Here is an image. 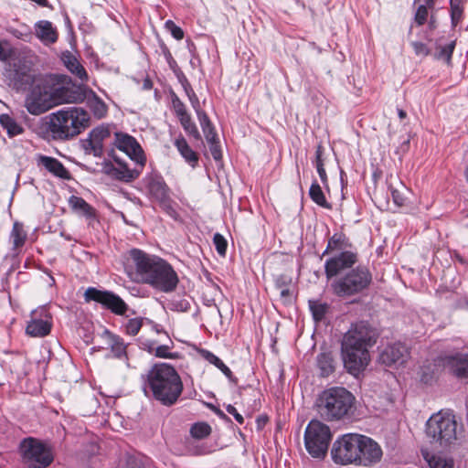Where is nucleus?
I'll use <instances>...</instances> for the list:
<instances>
[{
	"label": "nucleus",
	"instance_id": "1",
	"mask_svg": "<svg viewBox=\"0 0 468 468\" xmlns=\"http://www.w3.org/2000/svg\"><path fill=\"white\" fill-rule=\"evenodd\" d=\"M331 457L336 464L370 466L380 461L382 450L374 440L367 436L346 433L334 441Z\"/></svg>",
	"mask_w": 468,
	"mask_h": 468
},
{
	"label": "nucleus",
	"instance_id": "2",
	"mask_svg": "<svg viewBox=\"0 0 468 468\" xmlns=\"http://www.w3.org/2000/svg\"><path fill=\"white\" fill-rule=\"evenodd\" d=\"M86 99V90L81 87H54L50 80L47 83H36L25 98L24 106L32 115H40L50 109L65 103H80Z\"/></svg>",
	"mask_w": 468,
	"mask_h": 468
},
{
	"label": "nucleus",
	"instance_id": "3",
	"mask_svg": "<svg viewBox=\"0 0 468 468\" xmlns=\"http://www.w3.org/2000/svg\"><path fill=\"white\" fill-rule=\"evenodd\" d=\"M129 256L135 266L136 273L144 283L165 293L176 289L179 282L177 273L165 260L139 249L131 250Z\"/></svg>",
	"mask_w": 468,
	"mask_h": 468
},
{
	"label": "nucleus",
	"instance_id": "4",
	"mask_svg": "<svg viewBox=\"0 0 468 468\" xmlns=\"http://www.w3.org/2000/svg\"><path fill=\"white\" fill-rule=\"evenodd\" d=\"M376 343V333L365 323L353 325L342 343L344 366L353 376L360 374L368 365V348Z\"/></svg>",
	"mask_w": 468,
	"mask_h": 468
},
{
	"label": "nucleus",
	"instance_id": "5",
	"mask_svg": "<svg viewBox=\"0 0 468 468\" xmlns=\"http://www.w3.org/2000/svg\"><path fill=\"white\" fill-rule=\"evenodd\" d=\"M144 389L145 395L152 394L162 405L172 406L182 394L183 383L174 367L159 363L148 371Z\"/></svg>",
	"mask_w": 468,
	"mask_h": 468
},
{
	"label": "nucleus",
	"instance_id": "6",
	"mask_svg": "<svg viewBox=\"0 0 468 468\" xmlns=\"http://www.w3.org/2000/svg\"><path fill=\"white\" fill-rule=\"evenodd\" d=\"M48 131L54 140L69 141L90 126L89 112L81 107H67L48 115Z\"/></svg>",
	"mask_w": 468,
	"mask_h": 468
},
{
	"label": "nucleus",
	"instance_id": "7",
	"mask_svg": "<svg viewBox=\"0 0 468 468\" xmlns=\"http://www.w3.org/2000/svg\"><path fill=\"white\" fill-rule=\"evenodd\" d=\"M354 401L355 397L345 388H331L319 396L318 412L327 421L340 420L349 414Z\"/></svg>",
	"mask_w": 468,
	"mask_h": 468
},
{
	"label": "nucleus",
	"instance_id": "8",
	"mask_svg": "<svg viewBox=\"0 0 468 468\" xmlns=\"http://www.w3.org/2000/svg\"><path fill=\"white\" fill-rule=\"evenodd\" d=\"M426 434L431 442L448 446L457 440V423L452 414L439 411L426 423Z\"/></svg>",
	"mask_w": 468,
	"mask_h": 468
},
{
	"label": "nucleus",
	"instance_id": "9",
	"mask_svg": "<svg viewBox=\"0 0 468 468\" xmlns=\"http://www.w3.org/2000/svg\"><path fill=\"white\" fill-rule=\"evenodd\" d=\"M372 281V275L365 266H357L347 271L332 283L333 292L339 297H349L362 292Z\"/></svg>",
	"mask_w": 468,
	"mask_h": 468
},
{
	"label": "nucleus",
	"instance_id": "10",
	"mask_svg": "<svg viewBox=\"0 0 468 468\" xmlns=\"http://www.w3.org/2000/svg\"><path fill=\"white\" fill-rule=\"evenodd\" d=\"M29 52H18L7 65L5 77L9 85L16 90H25L28 85L36 82L33 71V61Z\"/></svg>",
	"mask_w": 468,
	"mask_h": 468
},
{
	"label": "nucleus",
	"instance_id": "11",
	"mask_svg": "<svg viewBox=\"0 0 468 468\" xmlns=\"http://www.w3.org/2000/svg\"><path fill=\"white\" fill-rule=\"evenodd\" d=\"M331 438V431L326 424L316 420H311L304 431L305 448L312 457L324 459Z\"/></svg>",
	"mask_w": 468,
	"mask_h": 468
},
{
	"label": "nucleus",
	"instance_id": "12",
	"mask_svg": "<svg viewBox=\"0 0 468 468\" xmlns=\"http://www.w3.org/2000/svg\"><path fill=\"white\" fill-rule=\"evenodd\" d=\"M23 459L34 468H45L53 461L50 447L39 440L27 438L20 444Z\"/></svg>",
	"mask_w": 468,
	"mask_h": 468
},
{
	"label": "nucleus",
	"instance_id": "13",
	"mask_svg": "<svg viewBox=\"0 0 468 468\" xmlns=\"http://www.w3.org/2000/svg\"><path fill=\"white\" fill-rule=\"evenodd\" d=\"M84 297L88 302L94 301L101 303L116 314H123L127 310V305L122 299L111 292L90 287L86 290Z\"/></svg>",
	"mask_w": 468,
	"mask_h": 468
},
{
	"label": "nucleus",
	"instance_id": "14",
	"mask_svg": "<svg viewBox=\"0 0 468 468\" xmlns=\"http://www.w3.org/2000/svg\"><path fill=\"white\" fill-rule=\"evenodd\" d=\"M52 327V317L45 306L32 311L26 332L34 337L48 335Z\"/></svg>",
	"mask_w": 468,
	"mask_h": 468
},
{
	"label": "nucleus",
	"instance_id": "15",
	"mask_svg": "<svg viewBox=\"0 0 468 468\" xmlns=\"http://www.w3.org/2000/svg\"><path fill=\"white\" fill-rule=\"evenodd\" d=\"M113 159L117 163L118 166H114L111 163H105L103 165V171L112 178L125 183L133 182L138 178L144 167V165H140V164L134 163V167L131 168L126 162L121 160L117 156H113Z\"/></svg>",
	"mask_w": 468,
	"mask_h": 468
},
{
	"label": "nucleus",
	"instance_id": "16",
	"mask_svg": "<svg viewBox=\"0 0 468 468\" xmlns=\"http://www.w3.org/2000/svg\"><path fill=\"white\" fill-rule=\"evenodd\" d=\"M115 146L125 153L132 161L140 165H145L146 156L141 145L131 135L122 133H115Z\"/></svg>",
	"mask_w": 468,
	"mask_h": 468
},
{
	"label": "nucleus",
	"instance_id": "17",
	"mask_svg": "<svg viewBox=\"0 0 468 468\" xmlns=\"http://www.w3.org/2000/svg\"><path fill=\"white\" fill-rule=\"evenodd\" d=\"M357 261V254L354 251H341L327 259L324 263V272L329 280L337 276L343 271L351 268Z\"/></svg>",
	"mask_w": 468,
	"mask_h": 468
},
{
	"label": "nucleus",
	"instance_id": "18",
	"mask_svg": "<svg viewBox=\"0 0 468 468\" xmlns=\"http://www.w3.org/2000/svg\"><path fill=\"white\" fill-rule=\"evenodd\" d=\"M409 350L401 343H395L386 346L379 355V360L388 367L402 366L409 358Z\"/></svg>",
	"mask_w": 468,
	"mask_h": 468
},
{
	"label": "nucleus",
	"instance_id": "19",
	"mask_svg": "<svg viewBox=\"0 0 468 468\" xmlns=\"http://www.w3.org/2000/svg\"><path fill=\"white\" fill-rule=\"evenodd\" d=\"M111 133L108 127L99 126L91 130L89 139L85 144L86 152L94 156H101L103 154V142L110 137Z\"/></svg>",
	"mask_w": 468,
	"mask_h": 468
},
{
	"label": "nucleus",
	"instance_id": "20",
	"mask_svg": "<svg viewBox=\"0 0 468 468\" xmlns=\"http://www.w3.org/2000/svg\"><path fill=\"white\" fill-rule=\"evenodd\" d=\"M147 190L153 199L166 207L169 202V189L161 176H151L147 178Z\"/></svg>",
	"mask_w": 468,
	"mask_h": 468
},
{
	"label": "nucleus",
	"instance_id": "21",
	"mask_svg": "<svg viewBox=\"0 0 468 468\" xmlns=\"http://www.w3.org/2000/svg\"><path fill=\"white\" fill-rule=\"evenodd\" d=\"M446 367L460 379L468 378V353H456L446 358Z\"/></svg>",
	"mask_w": 468,
	"mask_h": 468
},
{
	"label": "nucleus",
	"instance_id": "22",
	"mask_svg": "<svg viewBox=\"0 0 468 468\" xmlns=\"http://www.w3.org/2000/svg\"><path fill=\"white\" fill-rule=\"evenodd\" d=\"M36 36L45 45L53 44L58 39V33L52 23L48 20H40L35 25Z\"/></svg>",
	"mask_w": 468,
	"mask_h": 468
},
{
	"label": "nucleus",
	"instance_id": "23",
	"mask_svg": "<svg viewBox=\"0 0 468 468\" xmlns=\"http://www.w3.org/2000/svg\"><path fill=\"white\" fill-rule=\"evenodd\" d=\"M37 162L38 165H43L48 172L59 178L69 179L70 177L69 171L65 168L62 163L56 158L39 155Z\"/></svg>",
	"mask_w": 468,
	"mask_h": 468
},
{
	"label": "nucleus",
	"instance_id": "24",
	"mask_svg": "<svg viewBox=\"0 0 468 468\" xmlns=\"http://www.w3.org/2000/svg\"><path fill=\"white\" fill-rule=\"evenodd\" d=\"M62 61L68 70L75 75L78 79H80L82 82H86L88 80V74L84 67L80 63L79 59L72 53L69 51L64 52L62 54Z\"/></svg>",
	"mask_w": 468,
	"mask_h": 468
},
{
	"label": "nucleus",
	"instance_id": "25",
	"mask_svg": "<svg viewBox=\"0 0 468 468\" xmlns=\"http://www.w3.org/2000/svg\"><path fill=\"white\" fill-rule=\"evenodd\" d=\"M349 243L346 237L342 233H335L328 240L327 247L324 251V255L326 253H340L341 251H351Z\"/></svg>",
	"mask_w": 468,
	"mask_h": 468
},
{
	"label": "nucleus",
	"instance_id": "26",
	"mask_svg": "<svg viewBox=\"0 0 468 468\" xmlns=\"http://www.w3.org/2000/svg\"><path fill=\"white\" fill-rule=\"evenodd\" d=\"M174 144L185 161L192 167H195L197 165L198 156L189 146L186 140L183 136H179L175 140Z\"/></svg>",
	"mask_w": 468,
	"mask_h": 468
},
{
	"label": "nucleus",
	"instance_id": "27",
	"mask_svg": "<svg viewBox=\"0 0 468 468\" xmlns=\"http://www.w3.org/2000/svg\"><path fill=\"white\" fill-rule=\"evenodd\" d=\"M69 204L71 209L80 216H84L88 218L95 217L94 208L82 197L71 196L69 199Z\"/></svg>",
	"mask_w": 468,
	"mask_h": 468
},
{
	"label": "nucleus",
	"instance_id": "28",
	"mask_svg": "<svg viewBox=\"0 0 468 468\" xmlns=\"http://www.w3.org/2000/svg\"><path fill=\"white\" fill-rule=\"evenodd\" d=\"M197 115L207 142L218 140L215 128L211 123L207 114L202 110H197Z\"/></svg>",
	"mask_w": 468,
	"mask_h": 468
},
{
	"label": "nucleus",
	"instance_id": "29",
	"mask_svg": "<svg viewBox=\"0 0 468 468\" xmlns=\"http://www.w3.org/2000/svg\"><path fill=\"white\" fill-rule=\"evenodd\" d=\"M197 115L207 142L218 140L215 128L211 123L207 114L202 110H197Z\"/></svg>",
	"mask_w": 468,
	"mask_h": 468
},
{
	"label": "nucleus",
	"instance_id": "30",
	"mask_svg": "<svg viewBox=\"0 0 468 468\" xmlns=\"http://www.w3.org/2000/svg\"><path fill=\"white\" fill-rule=\"evenodd\" d=\"M0 124L5 129L9 137H14L24 133V128L13 117L8 114L0 115Z\"/></svg>",
	"mask_w": 468,
	"mask_h": 468
},
{
	"label": "nucleus",
	"instance_id": "31",
	"mask_svg": "<svg viewBox=\"0 0 468 468\" xmlns=\"http://www.w3.org/2000/svg\"><path fill=\"white\" fill-rule=\"evenodd\" d=\"M27 237V234L24 229L23 224L20 222H15L10 233V240L13 244V248L16 250L24 246Z\"/></svg>",
	"mask_w": 468,
	"mask_h": 468
},
{
	"label": "nucleus",
	"instance_id": "32",
	"mask_svg": "<svg viewBox=\"0 0 468 468\" xmlns=\"http://www.w3.org/2000/svg\"><path fill=\"white\" fill-rule=\"evenodd\" d=\"M317 367L322 377H327L334 372V360L330 353H321L317 356Z\"/></svg>",
	"mask_w": 468,
	"mask_h": 468
},
{
	"label": "nucleus",
	"instance_id": "33",
	"mask_svg": "<svg viewBox=\"0 0 468 468\" xmlns=\"http://www.w3.org/2000/svg\"><path fill=\"white\" fill-rule=\"evenodd\" d=\"M109 343L111 346V350L113 353L114 356L117 358L126 357V348L127 346L124 344L123 340L116 335L110 334L109 335Z\"/></svg>",
	"mask_w": 468,
	"mask_h": 468
},
{
	"label": "nucleus",
	"instance_id": "34",
	"mask_svg": "<svg viewBox=\"0 0 468 468\" xmlns=\"http://www.w3.org/2000/svg\"><path fill=\"white\" fill-rule=\"evenodd\" d=\"M309 196L311 199L318 206L329 208L330 205L327 202L321 186L317 182H314L309 189Z\"/></svg>",
	"mask_w": 468,
	"mask_h": 468
},
{
	"label": "nucleus",
	"instance_id": "35",
	"mask_svg": "<svg viewBox=\"0 0 468 468\" xmlns=\"http://www.w3.org/2000/svg\"><path fill=\"white\" fill-rule=\"evenodd\" d=\"M202 356L208 361L210 364L216 366L227 378H230L232 376L231 370L222 362V360L218 357L213 353L203 350Z\"/></svg>",
	"mask_w": 468,
	"mask_h": 468
},
{
	"label": "nucleus",
	"instance_id": "36",
	"mask_svg": "<svg viewBox=\"0 0 468 468\" xmlns=\"http://www.w3.org/2000/svg\"><path fill=\"white\" fill-rule=\"evenodd\" d=\"M454 48L455 41H451L445 46L438 44L434 57L437 59L443 60L447 64H450Z\"/></svg>",
	"mask_w": 468,
	"mask_h": 468
},
{
	"label": "nucleus",
	"instance_id": "37",
	"mask_svg": "<svg viewBox=\"0 0 468 468\" xmlns=\"http://www.w3.org/2000/svg\"><path fill=\"white\" fill-rule=\"evenodd\" d=\"M309 307L316 322L322 321L328 310V305L320 301H309Z\"/></svg>",
	"mask_w": 468,
	"mask_h": 468
},
{
	"label": "nucleus",
	"instance_id": "38",
	"mask_svg": "<svg viewBox=\"0 0 468 468\" xmlns=\"http://www.w3.org/2000/svg\"><path fill=\"white\" fill-rule=\"evenodd\" d=\"M425 459L431 468H453L452 460L441 455H432L429 457V455L426 454Z\"/></svg>",
	"mask_w": 468,
	"mask_h": 468
},
{
	"label": "nucleus",
	"instance_id": "39",
	"mask_svg": "<svg viewBox=\"0 0 468 468\" xmlns=\"http://www.w3.org/2000/svg\"><path fill=\"white\" fill-rule=\"evenodd\" d=\"M179 121L182 127L188 135L192 136L196 140L201 139V135L197 128V125L192 122L189 114L179 118Z\"/></svg>",
	"mask_w": 468,
	"mask_h": 468
},
{
	"label": "nucleus",
	"instance_id": "40",
	"mask_svg": "<svg viewBox=\"0 0 468 468\" xmlns=\"http://www.w3.org/2000/svg\"><path fill=\"white\" fill-rule=\"evenodd\" d=\"M210 431V426L205 422L196 423L190 429L191 435L196 439H203L209 435Z\"/></svg>",
	"mask_w": 468,
	"mask_h": 468
},
{
	"label": "nucleus",
	"instance_id": "41",
	"mask_svg": "<svg viewBox=\"0 0 468 468\" xmlns=\"http://www.w3.org/2000/svg\"><path fill=\"white\" fill-rule=\"evenodd\" d=\"M450 5L452 23L453 26H456L463 15L462 0H451Z\"/></svg>",
	"mask_w": 468,
	"mask_h": 468
},
{
	"label": "nucleus",
	"instance_id": "42",
	"mask_svg": "<svg viewBox=\"0 0 468 468\" xmlns=\"http://www.w3.org/2000/svg\"><path fill=\"white\" fill-rule=\"evenodd\" d=\"M143 325V318L135 317L129 319L125 324V332L129 335H136Z\"/></svg>",
	"mask_w": 468,
	"mask_h": 468
},
{
	"label": "nucleus",
	"instance_id": "43",
	"mask_svg": "<svg viewBox=\"0 0 468 468\" xmlns=\"http://www.w3.org/2000/svg\"><path fill=\"white\" fill-rule=\"evenodd\" d=\"M90 108L94 115L98 118L104 117L107 112L106 104L96 96H94L93 100L90 102Z\"/></svg>",
	"mask_w": 468,
	"mask_h": 468
},
{
	"label": "nucleus",
	"instance_id": "44",
	"mask_svg": "<svg viewBox=\"0 0 468 468\" xmlns=\"http://www.w3.org/2000/svg\"><path fill=\"white\" fill-rule=\"evenodd\" d=\"M172 106L178 119L188 115L185 104L175 93L172 95Z\"/></svg>",
	"mask_w": 468,
	"mask_h": 468
},
{
	"label": "nucleus",
	"instance_id": "45",
	"mask_svg": "<svg viewBox=\"0 0 468 468\" xmlns=\"http://www.w3.org/2000/svg\"><path fill=\"white\" fill-rule=\"evenodd\" d=\"M213 242L217 252L220 256H225L227 250V240L221 234L216 233L213 237Z\"/></svg>",
	"mask_w": 468,
	"mask_h": 468
},
{
	"label": "nucleus",
	"instance_id": "46",
	"mask_svg": "<svg viewBox=\"0 0 468 468\" xmlns=\"http://www.w3.org/2000/svg\"><path fill=\"white\" fill-rule=\"evenodd\" d=\"M165 27L176 40L183 39L184 31L182 30L181 27L176 26L172 20H167L165 24Z\"/></svg>",
	"mask_w": 468,
	"mask_h": 468
},
{
	"label": "nucleus",
	"instance_id": "47",
	"mask_svg": "<svg viewBox=\"0 0 468 468\" xmlns=\"http://www.w3.org/2000/svg\"><path fill=\"white\" fill-rule=\"evenodd\" d=\"M428 10L429 8L424 7V5H418L417 11L415 13L414 20L417 25H423L428 18Z\"/></svg>",
	"mask_w": 468,
	"mask_h": 468
},
{
	"label": "nucleus",
	"instance_id": "48",
	"mask_svg": "<svg viewBox=\"0 0 468 468\" xmlns=\"http://www.w3.org/2000/svg\"><path fill=\"white\" fill-rule=\"evenodd\" d=\"M404 191H406V189H402V190L392 189L391 190V196H392L393 201L399 207L403 206L406 202Z\"/></svg>",
	"mask_w": 468,
	"mask_h": 468
},
{
	"label": "nucleus",
	"instance_id": "49",
	"mask_svg": "<svg viewBox=\"0 0 468 468\" xmlns=\"http://www.w3.org/2000/svg\"><path fill=\"white\" fill-rule=\"evenodd\" d=\"M207 144L209 145V150L211 152L213 158L217 161L220 160L222 157V154L218 139L212 142H207Z\"/></svg>",
	"mask_w": 468,
	"mask_h": 468
},
{
	"label": "nucleus",
	"instance_id": "50",
	"mask_svg": "<svg viewBox=\"0 0 468 468\" xmlns=\"http://www.w3.org/2000/svg\"><path fill=\"white\" fill-rule=\"evenodd\" d=\"M169 346L166 345L162 346H156L154 356L157 357L162 358H173L175 357L170 352H169Z\"/></svg>",
	"mask_w": 468,
	"mask_h": 468
},
{
	"label": "nucleus",
	"instance_id": "51",
	"mask_svg": "<svg viewBox=\"0 0 468 468\" xmlns=\"http://www.w3.org/2000/svg\"><path fill=\"white\" fill-rule=\"evenodd\" d=\"M17 53L12 49H6L4 48L2 43L0 42V60L1 61H7L8 59H12Z\"/></svg>",
	"mask_w": 468,
	"mask_h": 468
},
{
	"label": "nucleus",
	"instance_id": "52",
	"mask_svg": "<svg viewBox=\"0 0 468 468\" xmlns=\"http://www.w3.org/2000/svg\"><path fill=\"white\" fill-rule=\"evenodd\" d=\"M412 48L418 56H427L430 53L428 47L421 42H412Z\"/></svg>",
	"mask_w": 468,
	"mask_h": 468
},
{
	"label": "nucleus",
	"instance_id": "53",
	"mask_svg": "<svg viewBox=\"0 0 468 468\" xmlns=\"http://www.w3.org/2000/svg\"><path fill=\"white\" fill-rule=\"evenodd\" d=\"M323 154H324V148L321 144H318L316 147V151H315V160L314 162L316 168L318 167L319 165H321V166L324 165Z\"/></svg>",
	"mask_w": 468,
	"mask_h": 468
},
{
	"label": "nucleus",
	"instance_id": "54",
	"mask_svg": "<svg viewBox=\"0 0 468 468\" xmlns=\"http://www.w3.org/2000/svg\"><path fill=\"white\" fill-rule=\"evenodd\" d=\"M226 410L229 414H231L239 424H242L244 422L242 415L238 412L234 406L228 405L226 407Z\"/></svg>",
	"mask_w": 468,
	"mask_h": 468
},
{
	"label": "nucleus",
	"instance_id": "55",
	"mask_svg": "<svg viewBox=\"0 0 468 468\" xmlns=\"http://www.w3.org/2000/svg\"><path fill=\"white\" fill-rule=\"evenodd\" d=\"M176 311L185 312L189 309V303L187 301H180L178 303H173Z\"/></svg>",
	"mask_w": 468,
	"mask_h": 468
},
{
	"label": "nucleus",
	"instance_id": "56",
	"mask_svg": "<svg viewBox=\"0 0 468 468\" xmlns=\"http://www.w3.org/2000/svg\"><path fill=\"white\" fill-rule=\"evenodd\" d=\"M186 93L188 95V98H189V100H190L194 109L196 111L197 110H200L199 107H198V105H199L198 99L196 96V94L192 90L188 91L187 90H186Z\"/></svg>",
	"mask_w": 468,
	"mask_h": 468
},
{
	"label": "nucleus",
	"instance_id": "57",
	"mask_svg": "<svg viewBox=\"0 0 468 468\" xmlns=\"http://www.w3.org/2000/svg\"><path fill=\"white\" fill-rule=\"evenodd\" d=\"M316 170H317V173L320 176L322 183L325 185L327 183V176H326L324 167L321 166V165H319L318 167L316 168Z\"/></svg>",
	"mask_w": 468,
	"mask_h": 468
},
{
	"label": "nucleus",
	"instance_id": "58",
	"mask_svg": "<svg viewBox=\"0 0 468 468\" xmlns=\"http://www.w3.org/2000/svg\"><path fill=\"white\" fill-rule=\"evenodd\" d=\"M142 345L144 346V349H146L150 354H154L156 348L155 342L153 341H147L143 342Z\"/></svg>",
	"mask_w": 468,
	"mask_h": 468
},
{
	"label": "nucleus",
	"instance_id": "59",
	"mask_svg": "<svg viewBox=\"0 0 468 468\" xmlns=\"http://www.w3.org/2000/svg\"><path fill=\"white\" fill-rule=\"evenodd\" d=\"M415 3L419 5H424V7L429 9L434 6V0H415Z\"/></svg>",
	"mask_w": 468,
	"mask_h": 468
},
{
	"label": "nucleus",
	"instance_id": "60",
	"mask_svg": "<svg viewBox=\"0 0 468 468\" xmlns=\"http://www.w3.org/2000/svg\"><path fill=\"white\" fill-rule=\"evenodd\" d=\"M398 115H399V119H401V120H402V119H405V118H406L407 113H406V112H405L404 110H402V109H398Z\"/></svg>",
	"mask_w": 468,
	"mask_h": 468
},
{
	"label": "nucleus",
	"instance_id": "61",
	"mask_svg": "<svg viewBox=\"0 0 468 468\" xmlns=\"http://www.w3.org/2000/svg\"><path fill=\"white\" fill-rule=\"evenodd\" d=\"M464 175H465V178H466V180L468 182V166L465 169Z\"/></svg>",
	"mask_w": 468,
	"mask_h": 468
},
{
	"label": "nucleus",
	"instance_id": "62",
	"mask_svg": "<svg viewBox=\"0 0 468 468\" xmlns=\"http://www.w3.org/2000/svg\"><path fill=\"white\" fill-rule=\"evenodd\" d=\"M286 293H287V291H285V290L282 291V296L285 295Z\"/></svg>",
	"mask_w": 468,
	"mask_h": 468
}]
</instances>
